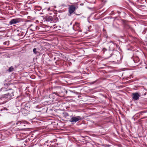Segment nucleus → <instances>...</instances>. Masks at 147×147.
<instances>
[{"mask_svg": "<svg viewBox=\"0 0 147 147\" xmlns=\"http://www.w3.org/2000/svg\"><path fill=\"white\" fill-rule=\"evenodd\" d=\"M14 92L13 90L10 89L7 94L3 95V97L7 98L8 100L11 99L13 98L12 97L14 96Z\"/></svg>", "mask_w": 147, "mask_h": 147, "instance_id": "f257e3e1", "label": "nucleus"}, {"mask_svg": "<svg viewBox=\"0 0 147 147\" xmlns=\"http://www.w3.org/2000/svg\"><path fill=\"white\" fill-rule=\"evenodd\" d=\"M78 8L77 6H75L74 5H69L68 8V15L71 16L74 11Z\"/></svg>", "mask_w": 147, "mask_h": 147, "instance_id": "f03ea898", "label": "nucleus"}, {"mask_svg": "<svg viewBox=\"0 0 147 147\" xmlns=\"http://www.w3.org/2000/svg\"><path fill=\"white\" fill-rule=\"evenodd\" d=\"M82 119V117L80 116H77L76 117H72L71 118L70 121L72 123H74Z\"/></svg>", "mask_w": 147, "mask_h": 147, "instance_id": "7ed1b4c3", "label": "nucleus"}, {"mask_svg": "<svg viewBox=\"0 0 147 147\" xmlns=\"http://www.w3.org/2000/svg\"><path fill=\"white\" fill-rule=\"evenodd\" d=\"M140 96V95L138 92L132 93V99L134 100H138Z\"/></svg>", "mask_w": 147, "mask_h": 147, "instance_id": "20e7f679", "label": "nucleus"}, {"mask_svg": "<svg viewBox=\"0 0 147 147\" xmlns=\"http://www.w3.org/2000/svg\"><path fill=\"white\" fill-rule=\"evenodd\" d=\"M20 22V20L19 19H13L11 20L9 22V24L11 25L15 24L18 23H19Z\"/></svg>", "mask_w": 147, "mask_h": 147, "instance_id": "39448f33", "label": "nucleus"}, {"mask_svg": "<svg viewBox=\"0 0 147 147\" xmlns=\"http://www.w3.org/2000/svg\"><path fill=\"white\" fill-rule=\"evenodd\" d=\"M59 21V19L58 18H53L52 17V22H53L54 23L56 22Z\"/></svg>", "mask_w": 147, "mask_h": 147, "instance_id": "423d86ee", "label": "nucleus"}, {"mask_svg": "<svg viewBox=\"0 0 147 147\" xmlns=\"http://www.w3.org/2000/svg\"><path fill=\"white\" fill-rule=\"evenodd\" d=\"M140 59H139V58L138 57H135L134 58V59L133 60L135 63H136L138 62H139Z\"/></svg>", "mask_w": 147, "mask_h": 147, "instance_id": "0eeeda50", "label": "nucleus"}, {"mask_svg": "<svg viewBox=\"0 0 147 147\" xmlns=\"http://www.w3.org/2000/svg\"><path fill=\"white\" fill-rule=\"evenodd\" d=\"M52 17L50 16L49 17L47 18L46 19V20L47 21L50 22H52Z\"/></svg>", "mask_w": 147, "mask_h": 147, "instance_id": "6e6552de", "label": "nucleus"}, {"mask_svg": "<svg viewBox=\"0 0 147 147\" xmlns=\"http://www.w3.org/2000/svg\"><path fill=\"white\" fill-rule=\"evenodd\" d=\"M14 68L12 66L10 67L8 70V71L9 72H11L14 71Z\"/></svg>", "mask_w": 147, "mask_h": 147, "instance_id": "1a4fd4ad", "label": "nucleus"}, {"mask_svg": "<svg viewBox=\"0 0 147 147\" xmlns=\"http://www.w3.org/2000/svg\"><path fill=\"white\" fill-rule=\"evenodd\" d=\"M24 123L22 121H18L16 123V124L18 126H19L20 125H22Z\"/></svg>", "mask_w": 147, "mask_h": 147, "instance_id": "9d476101", "label": "nucleus"}, {"mask_svg": "<svg viewBox=\"0 0 147 147\" xmlns=\"http://www.w3.org/2000/svg\"><path fill=\"white\" fill-rule=\"evenodd\" d=\"M33 52L35 54H37L38 53V52L36 51V48H34L33 49Z\"/></svg>", "mask_w": 147, "mask_h": 147, "instance_id": "9b49d317", "label": "nucleus"}, {"mask_svg": "<svg viewBox=\"0 0 147 147\" xmlns=\"http://www.w3.org/2000/svg\"><path fill=\"white\" fill-rule=\"evenodd\" d=\"M5 90L4 88H2L1 89V91H5Z\"/></svg>", "mask_w": 147, "mask_h": 147, "instance_id": "f8f14e48", "label": "nucleus"}, {"mask_svg": "<svg viewBox=\"0 0 147 147\" xmlns=\"http://www.w3.org/2000/svg\"><path fill=\"white\" fill-rule=\"evenodd\" d=\"M22 34H21L20 33H19V34H18V36H22Z\"/></svg>", "mask_w": 147, "mask_h": 147, "instance_id": "ddd939ff", "label": "nucleus"}, {"mask_svg": "<svg viewBox=\"0 0 147 147\" xmlns=\"http://www.w3.org/2000/svg\"><path fill=\"white\" fill-rule=\"evenodd\" d=\"M53 94H55V95H57V94L55 92H53Z\"/></svg>", "mask_w": 147, "mask_h": 147, "instance_id": "4468645a", "label": "nucleus"}, {"mask_svg": "<svg viewBox=\"0 0 147 147\" xmlns=\"http://www.w3.org/2000/svg\"><path fill=\"white\" fill-rule=\"evenodd\" d=\"M27 111L26 109H23V111Z\"/></svg>", "mask_w": 147, "mask_h": 147, "instance_id": "2eb2a0df", "label": "nucleus"}, {"mask_svg": "<svg viewBox=\"0 0 147 147\" xmlns=\"http://www.w3.org/2000/svg\"><path fill=\"white\" fill-rule=\"evenodd\" d=\"M7 87V85H6V86H5V87Z\"/></svg>", "mask_w": 147, "mask_h": 147, "instance_id": "dca6fc26", "label": "nucleus"}, {"mask_svg": "<svg viewBox=\"0 0 147 147\" xmlns=\"http://www.w3.org/2000/svg\"><path fill=\"white\" fill-rule=\"evenodd\" d=\"M50 9V8H49L48 9V10H49Z\"/></svg>", "mask_w": 147, "mask_h": 147, "instance_id": "f3484780", "label": "nucleus"}, {"mask_svg": "<svg viewBox=\"0 0 147 147\" xmlns=\"http://www.w3.org/2000/svg\"><path fill=\"white\" fill-rule=\"evenodd\" d=\"M145 68L146 69L147 68V67H145Z\"/></svg>", "mask_w": 147, "mask_h": 147, "instance_id": "a211bd4d", "label": "nucleus"}, {"mask_svg": "<svg viewBox=\"0 0 147 147\" xmlns=\"http://www.w3.org/2000/svg\"><path fill=\"white\" fill-rule=\"evenodd\" d=\"M50 142H52V141H50Z\"/></svg>", "mask_w": 147, "mask_h": 147, "instance_id": "6ab92c4d", "label": "nucleus"}, {"mask_svg": "<svg viewBox=\"0 0 147 147\" xmlns=\"http://www.w3.org/2000/svg\"><path fill=\"white\" fill-rule=\"evenodd\" d=\"M24 34H22V35H24Z\"/></svg>", "mask_w": 147, "mask_h": 147, "instance_id": "aec40b11", "label": "nucleus"}, {"mask_svg": "<svg viewBox=\"0 0 147 147\" xmlns=\"http://www.w3.org/2000/svg\"><path fill=\"white\" fill-rule=\"evenodd\" d=\"M55 28V27H54V28Z\"/></svg>", "mask_w": 147, "mask_h": 147, "instance_id": "412c9836", "label": "nucleus"}]
</instances>
